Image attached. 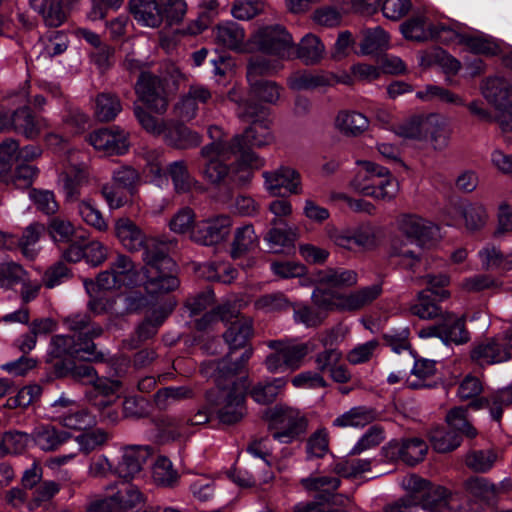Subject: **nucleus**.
I'll list each match as a JSON object with an SVG mask.
<instances>
[{
    "label": "nucleus",
    "mask_w": 512,
    "mask_h": 512,
    "mask_svg": "<svg viewBox=\"0 0 512 512\" xmlns=\"http://www.w3.org/2000/svg\"><path fill=\"white\" fill-rule=\"evenodd\" d=\"M376 419L373 409L365 406L353 407L333 420V426L339 428L364 427Z\"/></svg>",
    "instance_id": "4c0bfd02"
},
{
    "label": "nucleus",
    "mask_w": 512,
    "mask_h": 512,
    "mask_svg": "<svg viewBox=\"0 0 512 512\" xmlns=\"http://www.w3.org/2000/svg\"><path fill=\"white\" fill-rule=\"evenodd\" d=\"M282 68L278 61H272L265 57H251L247 64L246 77L249 85L264 81L263 76H269L277 73Z\"/></svg>",
    "instance_id": "58836bf2"
},
{
    "label": "nucleus",
    "mask_w": 512,
    "mask_h": 512,
    "mask_svg": "<svg viewBox=\"0 0 512 512\" xmlns=\"http://www.w3.org/2000/svg\"><path fill=\"white\" fill-rule=\"evenodd\" d=\"M114 232L127 251L143 250L145 289L149 294L169 293L179 287L177 264L168 255L164 243L148 237L134 221L127 217L115 221Z\"/></svg>",
    "instance_id": "f257e3e1"
},
{
    "label": "nucleus",
    "mask_w": 512,
    "mask_h": 512,
    "mask_svg": "<svg viewBox=\"0 0 512 512\" xmlns=\"http://www.w3.org/2000/svg\"><path fill=\"white\" fill-rule=\"evenodd\" d=\"M464 487L469 494L486 503L493 501L496 496V486L483 477L473 476L468 478Z\"/></svg>",
    "instance_id": "13d9d810"
},
{
    "label": "nucleus",
    "mask_w": 512,
    "mask_h": 512,
    "mask_svg": "<svg viewBox=\"0 0 512 512\" xmlns=\"http://www.w3.org/2000/svg\"><path fill=\"white\" fill-rule=\"evenodd\" d=\"M259 240L254 227L247 224L236 228L231 244V257L238 259L258 246Z\"/></svg>",
    "instance_id": "c9c22d12"
},
{
    "label": "nucleus",
    "mask_w": 512,
    "mask_h": 512,
    "mask_svg": "<svg viewBox=\"0 0 512 512\" xmlns=\"http://www.w3.org/2000/svg\"><path fill=\"white\" fill-rule=\"evenodd\" d=\"M50 354L55 358H80L87 361H101L103 354L96 351L92 341L81 342L72 335H55L51 339Z\"/></svg>",
    "instance_id": "9d476101"
},
{
    "label": "nucleus",
    "mask_w": 512,
    "mask_h": 512,
    "mask_svg": "<svg viewBox=\"0 0 512 512\" xmlns=\"http://www.w3.org/2000/svg\"><path fill=\"white\" fill-rule=\"evenodd\" d=\"M470 340L464 317L447 313L442 318V341L456 345L465 344Z\"/></svg>",
    "instance_id": "f704fd0d"
},
{
    "label": "nucleus",
    "mask_w": 512,
    "mask_h": 512,
    "mask_svg": "<svg viewBox=\"0 0 512 512\" xmlns=\"http://www.w3.org/2000/svg\"><path fill=\"white\" fill-rule=\"evenodd\" d=\"M481 90L484 98L497 109H502L512 95V82L504 77H488Z\"/></svg>",
    "instance_id": "c85d7f7f"
},
{
    "label": "nucleus",
    "mask_w": 512,
    "mask_h": 512,
    "mask_svg": "<svg viewBox=\"0 0 512 512\" xmlns=\"http://www.w3.org/2000/svg\"><path fill=\"white\" fill-rule=\"evenodd\" d=\"M90 173L85 165H74L62 172L59 183L66 201L74 202L81 195V188L89 183Z\"/></svg>",
    "instance_id": "4be33fe9"
},
{
    "label": "nucleus",
    "mask_w": 512,
    "mask_h": 512,
    "mask_svg": "<svg viewBox=\"0 0 512 512\" xmlns=\"http://www.w3.org/2000/svg\"><path fill=\"white\" fill-rule=\"evenodd\" d=\"M193 397V390L188 386L165 387L156 392L154 400L159 409H167L171 404L190 399Z\"/></svg>",
    "instance_id": "603ef678"
},
{
    "label": "nucleus",
    "mask_w": 512,
    "mask_h": 512,
    "mask_svg": "<svg viewBox=\"0 0 512 512\" xmlns=\"http://www.w3.org/2000/svg\"><path fill=\"white\" fill-rule=\"evenodd\" d=\"M325 53V46L314 34H306L295 46L293 54L306 65H314L321 61Z\"/></svg>",
    "instance_id": "72a5a7b5"
},
{
    "label": "nucleus",
    "mask_w": 512,
    "mask_h": 512,
    "mask_svg": "<svg viewBox=\"0 0 512 512\" xmlns=\"http://www.w3.org/2000/svg\"><path fill=\"white\" fill-rule=\"evenodd\" d=\"M416 96L421 100L437 99L443 103L455 106L465 105V100L460 95L436 85L426 86L424 90L418 91Z\"/></svg>",
    "instance_id": "bf43d9fd"
},
{
    "label": "nucleus",
    "mask_w": 512,
    "mask_h": 512,
    "mask_svg": "<svg viewBox=\"0 0 512 512\" xmlns=\"http://www.w3.org/2000/svg\"><path fill=\"white\" fill-rule=\"evenodd\" d=\"M286 383L285 378H274L271 381L259 382L250 390V396L259 404H270L276 400Z\"/></svg>",
    "instance_id": "79ce46f5"
},
{
    "label": "nucleus",
    "mask_w": 512,
    "mask_h": 512,
    "mask_svg": "<svg viewBox=\"0 0 512 512\" xmlns=\"http://www.w3.org/2000/svg\"><path fill=\"white\" fill-rule=\"evenodd\" d=\"M283 88L275 81L264 80L259 83L249 85L250 95L261 102L267 104H276L280 99Z\"/></svg>",
    "instance_id": "4d7b16f0"
},
{
    "label": "nucleus",
    "mask_w": 512,
    "mask_h": 512,
    "mask_svg": "<svg viewBox=\"0 0 512 512\" xmlns=\"http://www.w3.org/2000/svg\"><path fill=\"white\" fill-rule=\"evenodd\" d=\"M151 455V448L143 445H129L114 468V474L121 480H133L142 470L144 463Z\"/></svg>",
    "instance_id": "a211bd4d"
},
{
    "label": "nucleus",
    "mask_w": 512,
    "mask_h": 512,
    "mask_svg": "<svg viewBox=\"0 0 512 512\" xmlns=\"http://www.w3.org/2000/svg\"><path fill=\"white\" fill-rule=\"evenodd\" d=\"M466 412L467 409L463 407H455L448 412L446 416L450 428L448 431H455V433H458L461 437L464 435L468 438H475L477 436V430L467 420Z\"/></svg>",
    "instance_id": "8fccbe9b"
},
{
    "label": "nucleus",
    "mask_w": 512,
    "mask_h": 512,
    "mask_svg": "<svg viewBox=\"0 0 512 512\" xmlns=\"http://www.w3.org/2000/svg\"><path fill=\"white\" fill-rule=\"evenodd\" d=\"M209 136L214 139L210 144L202 147L200 154L205 159L202 169L204 178L212 184L229 182L241 185L249 181L250 173L235 179L231 174L230 167L226 164L233 156L239 155L229 140L220 138L221 129L217 126H211L208 129Z\"/></svg>",
    "instance_id": "20e7f679"
},
{
    "label": "nucleus",
    "mask_w": 512,
    "mask_h": 512,
    "mask_svg": "<svg viewBox=\"0 0 512 512\" xmlns=\"http://www.w3.org/2000/svg\"><path fill=\"white\" fill-rule=\"evenodd\" d=\"M214 39L217 45L236 53L252 52L250 39L246 41L245 30L233 21L218 24L213 29Z\"/></svg>",
    "instance_id": "dca6fc26"
},
{
    "label": "nucleus",
    "mask_w": 512,
    "mask_h": 512,
    "mask_svg": "<svg viewBox=\"0 0 512 512\" xmlns=\"http://www.w3.org/2000/svg\"><path fill=\"white\" fill-rule=\"evenodd\" d=\"M129 11L134 19L147 27H159L163 12L156 0H129Z\"/></svg>",
    "instance_id": "c756f323"
},
{
    "label": "nucleus",
    "mask_w": 512,
    "mask_h": 512,
    "mask_svg": "<svg viewBox=\"0 0 512 512\" xmlns=\"http://www.w3.org/2000/svg\"><path fill=\"white\" fill-rule=\"evenodd\" d=\"M381 283L363 287L349 294L334 293L323 289L320 285L312 294L314 304L324 310H338L354 312L370 305L381 294Z\"/></svg>",
    "instance_id": "39448f33"
},
{
    "label": "nucleus",
    "mask_w": 512,
    "mask_h": 512,
    "mask_svg": "<svg viewBox=\"0 0 512 512\" xmlns=\"http://www.w3.org/2000/svg\"><path fill=\"white\" fill-rule=\"evenodd\" d=\"M447 120L440 114H420L410 117L397 127L396 133L404 138L422 140L428 136L437 149L447 145Z\"/></svg>",
    "instance_id": "0eeeda50"
},
{
    "label": "nucleus",
    "mask_w": 512,
    "mask_h": 512,
    "mask_svg": "<svg viewBox=\"0 0 512 512\" xmlns=\"http://www.w3.org/2000/svg\"><path fill=\"white\" fill-rule=\"evenodd\" d=\"M402 486L406 491L418 493L419 506L426 512H444L450 503V492L443 486L411 474L403 478Z\"/></svg>",
    "instance_id": "6e6552de"
},
{
    "label": "nucleus",
    "mask_w": 512,
    "mask_h": 512,
    "mask_svg": "<svg viewBox=\"0 0 512 512\" xmlns=\"http://www.w3.org/2000/svg\"><path fill=\"white\" fill-rule=\"evenodd\" d=\"M89 143L107 154H124L129 147L128 133L118 126L99 129L88 137Z\"/></svg>",
    "instance_id": "f3484780"
},
{
    "label": "nucleus",
    "mask_w": 512,
    "mask_h": 512,
    "mask_svg": "<svg viewBox=\"0 0 512 512\" xmlns=\"http://www.w3.org/2000/svg\"><path fill=\"white\" fill-rule=\"evenodd\" d=\"M335 125L345 135L356 136L368 128L369 122L362 113L341 111L336 117Z\"/></svg>",
    "instance_id": "c03bdc74"
},
{
    "label": "nucleus",
    "mask_w": 512,
    "mask_h": 512,
    "mask_svg": "<svg viewBox=\"0 0 512 512\" xmlns=\"http://www.w3.org/2000/svg\"><path fill=\"white\" fill-rule=\"evenodd\" d=\"M153 479L157 485L163 487L173 486L178 479L171 461L166 457H159L153 466Z\"/></svg>",
    "instance_id": "0e129e2a"
},
{
    "label": "nucleus",
    "mask_w": 512,
    "mask_h": 512,
    "mask_svg": "<svg viewBox=\"0 0 512 512\" xmlns=\"http://www.w3.org/2000/svg\"><path fill=\"white\" fill-rule=\"evenodd\" d=\"M470 358L475 364L484 367L509 360L510 352L503 337H493L475 343Z\"/></svg>",
    "instance_id": "2eb2a0df"
},
{
    "label": "nucleus",
    "mask_w": 512,
    "mask_h": 512,
    "mask_svg": "<svg viewBox=\"0 0 512 512\" xmlns=\"http://www.w3.org/2000/svg\"><path fill=\"white\" fill-rule=\"evenodd\" d=\"M231 228L232 219L227 215H220L197 223L191 232V238L201 245L212 246L225 241Z\"/></svg>",
    "instance_id": "ddd939ff"
},
{
    "label": "nucleus",
    "mask_w": 512,
    "mask_h": 512,
    "mask_svg": "<svg viewBox=\"0 0 512 512\" xmlns=\"http://www.w3.org/2000/svg\"><path fill=\"white\" fill-rule=\"evenodd\" d=\"M340 483L338 477L328 475H310L300 480V484L306 491L327 494L337 490Z\"/></svg>",
    "instance_id": "052dcab7"
},
{
    "label": "nucleus",
    "mask_w": 512,
    "mask_h": 512,
    "mask_svg": "<svg viewBox=\"0 0 512 512\" xmlns=\"http://www.w3.org/2000/svg\"><path fill=\"white\" fill-rule=\"evenodd\" d=\"M397 223L403 234L419 241H427L433 238L437 229L432 222L415 214H402L399 216Z\"/></svg>",
    "instance_id": "a878e982"
},
{
    "label": "nucleus",
    "mask_w": 512,
    "mask_h": 512,
    "mask_svg": "<svg viewBox=\"0 0 512 512\" xmlns=\"http://www.w3.org/2000/svg\"><path fill=\"white\" fill-rule=\"evenodd\" d=\"M388 45V34L381 27H376L365 32L360 51L363 55H370L386 50Z\"/></svg>",
    "instance_id": "5fc2aeb1"
},
{
    "label": "nucleus",
    "mask_w": 512,
    "mask_h": 512,
    "mask_svg": "<svg viewBox=\"0 0 512 512\" xmlns=\"http://www.w3.org/2000/svg\"><path fill=\"white\" fill-rule=\"evenodd\" d=\"M265 188L272 196L302 193V180L300 173L294 168L280 166L279 168L263 173Z\"/></svg>",
    "instance_id": "4468645a"
},
{
    "label": "nucleus",
    "mask_w": 512,
    "mask_h": 512,
    "mask_svg": "<svg viewBox=\"0 0 512 512\" xmlns=\"http://www.w3.org/2000/svg\"><path fill=\"white\" fill-rule=\"evenodd\" d=\"M420 251V248H418L416 251L405 245L400 247L394 245L391 255L398 259L397 265L399 267L405 270L416 272L422 262Z\"/></svg>",
    "instance_id": "e2e57ef3"
},
{
    "label": "nucleus",
    "mask_w": 512,
    "mask_h": 512,
    "mask_svg": "<svg viewBox=\"0 0 512 512\" xmlns=\"http://www.w3.org/2000/svg\"><path fill=\"white\" fill-rule=\"evenodd\" d=\"M31 435L34 444L45 452L56 451L71 437L70 433L52 425L37 426Z\"/></svg>",
    "instance_id": "7c9ffc66"
},
{
    "label": "nucleus",
    "mask_w": 512,
    "mask_h": 512,
    "mask_svg": "<svg viewBox=\"0 0 512 512\" xmlns=\"http://www.w3.org/2000/svg\"><path fill=\"white\" fill-rule=\"evenodd\" d=\"M429 440L432 448L438 453H448L461 445L462 437L455 431L437 427L430 431Z\"/></svg>",
    "instance_id": "a18cd8bd"
},
{
    "label": "nucleus",
    "mask_w": 512,
    "mask_h": 512,
    "mask_svg": "<svg viewBox=\"0 0 512 512\" xmlns=\"http://www.w3.org/2000/svg\"><path fill=\"white\" fill-rule=\"evenodd\" d=\"M436 372L435 362L427 359L415 360L411 375L406 383L409 388L419 389L427 387L425 381L432 377Z\"/></svg>",
    "instance_id": "864d4df0"
},
{
    "label": "nucleus",
    "mask_w": 512,
    "mask_h": 512,
    "mask_svg": "<svg viewBox=\"0 0 512 512\" xmlns=\"http://www.w3.org/2000/svg\"><path fill=\"white\" fill-rule=\"evenodd\" d=\"M497 460V454L491 450H470L464 458V463L473 472L486 473L492 469Z\"/></svg>",
    "instance_id": "de8ad7c7"
},
{
    "label": "nucleus",
    "mask_w": 512,
    "mask_h": 512,
    "mask_svg": "<svg viewBox=\"0 0 512 512\" xmlns=\"http://www.w3.org/2000/svg\"><path fill=\"white\" fill-rule=\"evenodd\" d=\"M360 174L354 178L352 185L366 196H371L377 200L391 201L394 199L399 191V184L397 180L389 173L388 176L376 178L371 183H361Z\"/></svg>",
    "instance_id": "412c9836"
},
{
    "label": "nucleus",
    "mask_w": 512,
    "mask_h": 512,
    "mask_svg": "<svg viewBox=\"0 0 512 512\" xmlns=\"http://www.w3.org/2000/svg\"><path fill=\"white\" fill-rule=\"evenodd\" d=\"M65 327L81 342L92 341L102 335L103 328L92 322L86 313H74L63 318Z\"/></svg>",
    "instance_id": "393cba45"
},
{
    "label": "nucleus",
    "mask_w": 512,
    "mask_h": 512,
    "mask_svg": "<svg viewBox=\"0 0 512 512\" xmlns=\"http://www.w3.org/2000/svg\"><path fill=\"white\" fill-rule=\"evenodd\" d=\"M331 84L330 77L325 74L306 71L295 72L288 78V86L293 90H310Z\"/></svg>",
    "instance_id": "49530a36"
},
{
    "label": "nucleus",
    "mask_w": 512,
    "mask_h": 512,
    "mask_svg": "<svg viewBox=\"0 0 512 512\" xmlns=\"http://www.w3.org/2000/svg\"><path fill=\"white\" fill-rule=\"evenodd\" d=\"M45 127V120L36 117L28 107L19 108L12 113V129L27 139L37 138Z\"/></svg>",
    "instance_id": "cd10ccee"
},
{
    "label": "nucleus",
    "mask_w": 512,
    "mask_h": 512,
    "mask_svg": "<svg viewBox=\"0 0 512 512\" xmlns=\"http://www.w3.org/2000/svg\"><path fill=\"white\" fill-rule=\"evenodd\" d=\"M253 335V322L249 317H241L231 322L223 338L231 351L244 348Z\"/></svg>",
    "instance_id": "2f4dec72"
},
{
    "label": "nucleus",
    "mask_w": 512,
    "mask_h": 512,
    "mask_svg": "<svg viewBox=\"0 0 512 512\" xmlns=\"http://www.w3.org/2000/svg\"><path fill=\"white\" fill-rule=\"evenodd\" d=\"M252 354V348H248L233 363L229 358H223L217 363L216 386L206 392L205 399L207 405L214 410L219 421L223 424H235L246 413L244 393L230 378H233L245 368Z\"/></svg>",
    "instance_id": "f03ea898"
},
{
    "label": "nucleus",
    "mask_w": 512,
    "mask_h": 512,
    "mask_svg": "<svg viewBox=\"0 0 512 512\" xmlns=\"http://www.w3.org/2000/svg\"><path fill=\"white\" fill-rule=\"evenodd\" d=\"M166 172L172 180L175 192L178 194L190 192L197 183V181L190 175L187 164L184 160H178L170 163L166 167Z\"/></svg>",
    "instance_id": "ea45409f"
},
{
    "label": "nucleus",
    "mask_w": 512,
    "mask_h": 512,
    "mask_svg": "<svg viewBox=\"0 0 512 512\" xmlns=\"http://www.w3.org/2000/svg\"><path fill=\"white\" fill-rule=\"evenodd\" d=\"M433 25L427 24L423 16H416L401 25V32L406 39L426 41L431 38Z\"/></svg>",
    "instance_id": "09e8293b"
},
{
    "label": "nucleus",
    "mask_w": 512,
    "mask_h": 512,
    "mask_svg": "<svg viewBox=\"0 0 512 512\" xmlns=\"http://www.w3.org/2000/svg\"><path fill=\"white\" fill-rule=\"evenodd\" d=\"M478 256L481 266L484 270L501 269L504 271L512 270V256H505L500 249L493 244L485 245L479 252Z\"/></svg>",
    "instance_id": "a19ab883"
},
{
    "label": "nucleus",
    "mask_w": 512,
    "mask_h": 512,
    "mask_svg": "<svg viewBox=\"0 0 512 512\" xmlns=\"http://www.w3.org/2000/svg\"><path fill=\"white\" fill-rule=\"evenodd\" d=\"M78 213L86 224L94 227L98 231L103 232L108 229V224L101 211L90 201H81L78 204Z\"/></svg>",
    "instance_id": "69168bd1"
},
{
    "label": "nucleus",
    "mask_w": 512,
    "mask_h": 512,
    "mask_svg": "<svg viewBox=\"0 0 512 512\" xmlns=\"http://www.w3.org/2000/svg\"><path fill=\"white\" fill-rule=\"evenodd\" d=\"M315 349V344L311 341L298 343L292 340H281L280 345L282 358H284L287 368L291 371L299 369L305 357Z\"/></svg>",
    "instance_id": "473e14b6"
},
{
    "label": "nucleus",
    "mask_w": 512,
    "mask_h": 512,
    "mask_svg": "<svg viewBox=\"0 0 512 512\" xmlns=\"http://www.w3.org/2000/svg\"><path fill=\"white\" fill-rule=\"evenodd\" d=\"M113 489H116L113 496L120 512L132 510L145 501L143 493L132 480H120L107 487V490Z\"/></svg>",
    "instance_id": "b1692460"
},
{
    "label": "nucleus",
    "mask_w": 512,
    "mask_h": 512,
    "mask_svg": "<svg viewBox=\"0 0 512 512\" xmlns=\"http://www.w3.org/2000/svg\"><path fill=\"white\" fill-rule=\"evenodd\" d=\"M250 42L256 45L258 50L280 58H290L293 55V38L279 25L259 29L250 37Z\"/></svg>",
    "instance_id": "1a4fd4ad"
},
{
    "label": "nucleus",
    "mask_w": 512,
    "mask_h": 512,
    "mask_svg": "<svg viewBox=\"0 0 512 512\" xmlns=\"http://www.w3.org/2000/svg\"><path fill=\"white\" fill-rule=\"evenodd\" d=\"M264 417L273 439L281 443H291L307 430L306 418L292 407L276 405L268 409Z\"/></svg>",
    "instance_id": "423d86ee"
},
{
    "label": "nucleus",
    "mask_w": 512,
    "mask_h": 512,
    "mask_svg": "<svg viewBox=\"0 0 512 512\" xmlns=\"http://www.w3.org/2000/svg\"><path fill=\"white\" fill-rule=\"evenodd\" d=\"M238 117L244 122H250L242 134L235 135L230 141L239 153L241 162L246 165L258 167L260 160L252 151L253 147H263L274 141L271 131L272 119L270 109L262 104L244 100L238 103Z\"/></svg>",
    "instance_id": "7ed1b4c3"
},
{
    "label": "nucleus",
    "mask_w": 512,
    "mask_h": 512,
    "mask_svg": "<svg viewBox=\"0 0 512 512\" xmlns=\"http://www.w3.org/2000/svg\"><path fill=\"white\" fill-rule=\"evenodd\" d=\"M428 445L420 438L392 440L382 447V455L389 461H398L413 466L424 460Z\"/></svg>",
    "instance_id": "f8f14e48"
},
{
    "label": "nucleus",
    "mask_w": 512,
    "mask_h": 512,
    "mask_svg": "<svg viewBox=\"0 0 512 512\" xmlns=\"http://www.w3.org/2000/svg\"><path fill=\"white\" fill-rule=\"evenodd\" d=\"M30 5L43 17L47 26L58 27L66 19L62 0H30Z\"/></svg>",
    "instance_id": "e433bc0d"
},
{
    "label": "nucleus",
    "mask_w": 512,
    "mask_h": 512,
    "mask_svg": "<svg viewBox=\"0 0 512 512\" xmlns=\"http://www.w3.org/2000/svg\"><path fill=\"white\" fill-rule=\"evenodd\" d=\"M133 112L141 127L149 134L161 137L168 120L158 119L140 105L133 106Z\"/></svg>",
    "instance_id": "680f3d73"
},
{
    "label": "nucleus",
    "mask_w": 512,
    "mask_h": 512,
    "mask_svg": "<svg viewBox=\"0 0 512 512\" xmlns=\"http://www.w3.org/2000/svg\"><path fill=\"white\" fill-rule=\"evenodd\" d=\"M48 232L55 243L67 244L81 238L77 235L73 224L60 217H54L49 221Z\"/></svg>",
    "instance_id": "3c124183"
},
{
    "label": "nucleus",
    "mask_w": 512,
    "mask_h": 512,
    "mask_svg": "<svg viewBox=\"0 0 512 512\" xmlns=\"http://www.w3.org/2000/svg\"><path fill=\"white\" fill-rule=\"evenodd\" d=\"M313 279L320 286L349 288L357 284L358 274L351 269L328 267L315 272Z\"/></svg>",
    "instance_id": "bb28decb"
},
{
    "label": "nucleus",
    "mask_w": 512,
    "mask_h": 512,
    "mask_svg": "<svg viewBox=\"0 0 512 512\" xmlns=\"http://www.w3.org/2000/svg\"><path fill=\"white\" fill-rule=\"evenodd\" d=\"M450 296L448 290L425 289L417 294V299L410 306V312L421 319H433L442 314L438 302Z\"/></svg>",
    "instance_id": "aec40b11"
},
{
    "label": "nucleus",
    "mask_w": 512,
    "mask_h": 512,
    "mask_svg": "<svg viewBox=\"0 0 512 512\" xmlns=\"http://www.w3.org/2000/svg\"><path fill=\"white\" fill-rule=\"evenodd\" d=\"M135 92L138 98L153 112L164 114L167 111L168 99L163 80L159 76L141 72L135 84Z\"/></svg>",
    "instance_id": "9b49d317"
},
{
    "label": "nucleus",
    "mask_w": 512,
    "mask_h": 512,
    "mask_svg": "<svg viewBox=\"0 0 512 512\" xmlns=\"http://www.w3.org/2000/svg\"><path fill=\"white\" fill-rule=\"evenodd\" d=\"M112 181L125 189L130 196H133L141 183V176L138 170L132 166H121L112 172Z\"/></svg>",
    "instance_id": "6e6d98bb"
},
{
    "label": "nucleus",
    "mask_w": 512,
    "mask_h": 512,
    "mask_svg": "<svg viewBox=\"0 0 512 512\" xmlns=\"http://www.w3.org/2000/svg\"><path fill=\"white\" fill-rule=\"evenodd\" d=\"M461 45L466 46L474 54L493 56L498 54L499 46L491 39L484 36H470L461 38Z\"/></svg>",
    "instance_id": "774afa93"
},
{
    "label": "nucleus",
    "mask_w": 512,
    "mask_h": 512,
    "mask_svg": "<svg viewBox=\"0 0 512 512\" xmlns=\"http://www.w3.org/2000/svg\"><path fill=\"white\" fill-rule=\"evenodd\" d=\"M161 137L166 145L181 150L197 147L202 142L198 132L174 120H168Z\"/></svg>",
    "instance_id": "6ab92c4d"
},
{
    "label": "nucleus",
    "mask_w": 512,
    "mask_h": 512,
    "mask_svg": "<svg viewBox=\"0 0 512 512\" xmlns=\"http://www.w3.org/2000/svg\"><path fill=\"white\" fill-rule=\"evenodd\" d=\"M108 207L112 210L124 207L129 201V193L115 183H105L100 189Z\"/></svg>",
    "instance_id": "338daca9"
},
{
    "label": "nucleus",
    "mask_w": 512,
    "mask_h": 512,
    "mask_svg": "<svg viewBox=\"0 0 512 512\" xmlns=\"http://www.w3.org/2000/svg\"><path fill=\"white\" fill-rule=\"evenodd\" d=\"M95 116L101 122L114 120L122 111L119 97L110 92H102L96 97Z\"/></svg>",
    "instance_id": "37998d69"
},
{
    "label": "nucleus",
    "mask_w": 512,
    "mask_h": 512,
    "mask_svg": "<svg viewBox=\"0 0 512 512\" xmlns=\"http://www.w3.org/2000/svg\"><path fill=\"white\" fill-rule=\"evenodd\" d=\"M454 209L462 217L464 226L469 232L481 231L488 222V211L479 201H462L455 205Z\"/></svg>",
    "instance_id": "5701e85b"
}]
</instances>
